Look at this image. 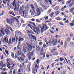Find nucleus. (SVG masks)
Returning a JSON list of instances; mask_svg holds the SVG:
<instances>
[{
  "label": "nucleus",
  "instance_id": "423d86ee",
  "mask_svg": "<svg viewBox=\"0 0 74 74\" xmlns=\"http://www.w3.org/2000/svg\"><path fill=\"white\" fill-rule=\"evenodd\" d=\"M42 3H43V2L42 1L40 2L39 3L40 5L42 7H43V8L44 9H45V10L47 9V6L45 5H42Z\"/></svg>",
  "mask_w": 74,
  "mask_h": 74
},
{
  "label": "nucleus",
  "instance_id": "ddd939ff",
  "mask_svg": "<svg viewBox=\"0 0 74 74\" xmlns=\"http://www.w3.org/2000/svg\"><path fill=\"white\" fill-rule=\"evenodd\" d=\"M13 63H14V62H12L11 61H9L8 64L7 65V67H8L9 66H11V65H12L13 64Z\"/></svg>",
  "mask_w": 74,
  "mask_h": 74
},
{
  "label": "nucleus",
  "instance_id": "680f3d73",
  "mask_svg": "<svg viewBox=\"0 0 74 74\" xmlns=\"http://www.w3.org/2000/svg\"><path fill=\"white\" fill-rule=\"evenodd\" d=\"M53 50H55V51H56V48L55 47H53Z\"/></svg>",
  "mask_w": 74,
  "mask_h": 74
},
{
  "label": "nucleus",
  "instance_id": "a878e982",
  "mask_svg": "<svg viewBox=\"0 0 74 74\" xmlns=\"http://www.w3.org/2000/svg\"><path fill=\"white\" fill-rule=\"evenodd\" d=\"M30 6L32 8V10H33V11H34V12H36L34 10V6H33V5H32V4H31L30 5Z\"/></svg>",
  "mask_w": 74,
  "mask_h": 74
},
{
  "label": "nucleus",
  "instance_id": "c03bdc74",
  "mask_svg": "<svg viewBox=\"0 0 74 74\" xmlns=\"http://www.w3.org/2000/svg\"><path fill=\"white\" fill-rule=\"evenodd\" d=\"M24 63L25 64H26V63H28V60L26 59L25 60Z\"/></svg>",
  "mask_w": 74,
  "mask_h": 74
},
{
  "label": "nucleus",
  "instance_id": "79ce46f5",
  "mask_svg": "<svg viewBox=\"0 0 74 74\" xmlns=\"http://www.w3.org/2000/svg\"><path fill=\"white\" fill-rule=\"evenodd\" d=\"M29 32H30L29 33L30 34H34V33L32 31V30H30Z\"/></svg>",
  "mask_w": 74,
  "mask_h": 74
},
{
  "label": "nucleus",
  "instance_id": "6e6d98bb",
  "mask_svg": "<svg viewBox=\"0 0 74 74\" xmlns=\"http://www.w3.org/2000/svg\"><path fill=\"white\" fill-rule=\"evenodd\" d=\"M5 52L7 54V55H9V53H8V51H7L6 50H5Z\"/></svg>",
  "mask_w": 74,
  "mask_h": 74
},
{
  "label": "nucleus",
  "instance_id": "e433bc0d",
  "mask_svg": "<svg viewBox=\"0 0 74 74\" xmlns=\"http://www.w3.org/2000/svg\"><path fill=\"white\" fill-rule=\"evenodd\" d=\"M18 45H17V48L18 49H19V47L20 46V43L19 42H18Z\"/></svg>",
  "mask_w": 74,
  "mask_h": 74
},
{
  "label": "nucleus",
  "instance_id": "5fc2aeb1",
  "mask_svg": "<svg viewBox=\"0 0 74 74\" xmlns=\"http://www.w3.org/2000/svg\"><path fill=\"white\" fill-rule=\"evenodd\" d=\"M28 26H29V27H30V28H31V29H32V26H31V25L30 24H28Z\"/></svg>",
  "mask_w": 74,
  "mask_h": 74
},
{
  "label": "nucleus",
  "instance_id": "c756f323",
  "mask_svg": "<svg viewBox=\"0 0 74 74\" xmlns=\"http://www.w3.org/2000/svg\"><path fill=\"white\" fill-rule=\"evenodd\" d=\"M44 26H45L44 27L45 28H46L45 29V30H47V29H48V27H47V25H46V24H44Z\"/></svg>",
  "mask_w": 74,
  "mask_h": 74
},
{
  "label": "nucleus",
  "instance_id": "5701e85b",
  "mask_svg": "<svg viewBox=\"0 0 74 74\" xmlns=\"http://www.w3.org/2000/svg\"><path fill=\"white\" fill-rule=\"evenodd\" d=\"M28 56H33V52H31L30 53H28Z\"/></svg>",
  "mask_w": 74,
  "mask_h": 74
},
{
  "label": "nucleus",
  "instance_id": "9d476101",
  "mask_svg": "<svg viewBox=\"0 0 74 74\" xmlns=\"http://www.w3.org/2000/svg\"><path fill=\"white\" fill-rule=\"evenodd\" d=\"M6 21L10 25H12V23L11 22V20L10 19H8V18H6Z\"/></svg>",
  "mask_w": 74,
  "mask_h": 74
},
{
  "label": "nucleus",
  "instance_id": "de8ad7c7",
  "mask_svg": "<svg viewBox=\"0 0 74 74\" xmlns=\"http://www.w3.org/2000/svg\"><path fill=\"white\" fill-rule=\"evenodd\" d=\"M30 12L31 14H32V15L34 14V11H33L32 10H30Z\"/></svg>",
  "mask_w": 74,
  "mask_h": 74
},
{
  "label": "nucleus",
  "instance_id": "20e7f679",
  "mask_svg": "<svg viewBox=\"0 0 74 74\" xmlns=\"http://www.w3.org/2000/svg\"><path fill=\"white\" fill-rule=\"evenodd\" d=\"M40 10H41V11L42 12H44V11L43 10H42V8L40 7L39 8H37L36 11V12H37V14L38 15H41V11Z\"/></svg>",
  "mask_w": 74,
  "mask_h": 74
},
{
  "label": "nucleus",
  "instance_id": "72a5a7b5",
  "mask_svg": "<svg viewBox=\"0 0 74 74\" xmlns=\"http://www.w3.org/2000/svg\"><path fill=\"white\" fill-rule=\"evenodd\" d=\"M16 54L18 56H19V55H20V52H19V51L18 50L17 51Z\"/></svg>",
  "mask_w": 74,
  "mask_h": 74
},
{
  "label": "nucleus",
  "instance_id": "a18cd8bd",
  "mask_svg": "<svg viewBox=\"0 0 74 74\" xmlns=\"http://www.w3.org/2000/svg\"><path fill=\"white\" fill-rule=\"evenodd\" d=\"M45 28V27L44 26H43L41 28V32H43V30H44V29Z\"/></svg>",
  "mask_w": 74,
  "mask_h": 74
},
{
  "label": "nucleus",
  "instance_id": "cd10ccee",
  "mask_svg": "<svg viewBox=\"0 0 74 74\" xmlns=\"http://www.w3.org/2000/svg\"><path fill=\"white\" fill-rule=\"evenodd\" d=\"M74 10V7L73 8H71L70 10V12H73Z\"/></svg>",
  "mask_w": 74,
  "mask_h": 74
},
{
  "label": "nucleus",
  "instance_id": "9b49d317",
  "mask_svg": "<svg viewBox=\"0 0 74 74\" xmlns=\"http://www.w3.org/2000/svg\"><path fill=\"white\" fill-rule=\"evenodd\" d=\"M28 36L31 39H33V40H36V37H34L32 34H28Z\"/></svg>",
  "mask_w": 74,
  "mask_h": 74
},
{
  "label": "nucleus",
  "instance_id": "412c9836",
  "mask_svg": "<svg viewBox=\"0 0 74 74\" xmlns=\"http://www.w3.org/2000/svg\"><path fill=\"white\" fill-rule=\"evenodd\" d=\"M67 41H66L65 42V43H64V48H66V47L67 46Z\"/></svg>",
  "mask_w": 74,
  "mask_h": 74
},
{
  "label": "nucleus",
  "instance_id": "f8f14e48",
  "mask_svg": "<svg viewBox=\"0 0 74 74\" xmlns=\"http://www.w3.org/2000/svg\"><path fill=\"white\" fill-rule=\"evenodd\" d=\"M4 62L2 61H1V63L0 62V66H1L2 68L3 67H6V64H4Z\"/></svg>",
  "mask_w": 74,
  "mask_h": 74
},
{
  "label": "nucleus",
  "instance_id": "37998d69",
  "mask_svg": "<svg viewBox=\"0 0 74 74\" xmlns=\"http://www.w3.org/2000/svg\"><path fill=\"white\" fill-rule=\"evenodd\" d=\"M43 43L42 42H39V44L40 46H41L42 45Z\"/></svg>",
  "mask_w": 74,
  "mask_h": 74
},
{
  "label": "nucleus",
  "instance_id": "7c9ffc66",
  "mask_svg": "<svg viewBox=\"0 0 74 74\" xmlns=\"http://www.w3.org/2000/svg\"><path fill=\"white\" fill-rule=\"evenodd\" d=\"M14 18L15 21H16V22H17V23H19V20H18V19H17L16 17H14Z\"/></svg>",
  "mask_w": 74,
  "mask_h": 74
},
{
  "label": "nucleus",
  "instance_id": "ea45409f",
  "mask_svg": "<svg viewBox=\"0 0 74 74\" xmlns=\"http://www.w3.org/2000/svg\"><path fill=\"white\" fill-rule=\"evenodd\" d=\"M60 62H62L63 60H64V59L62 57L60 58Z\"/></svg>",
  "mask_w": 74,
  "mask_h": 74
},
{
  "label": "nucleus",
  "instance_id": "0e129e2a",
  "mask_svg": "<svg viewBox=\"0 0 74 74\" xmlns=\"http://www.w3.org/2000/svg\"><path fill=\"white\" fill-rule=\"evenodd\" d=\"M36 63H37V64H38V63H39V60L37 59L36 60Z\"/></svg>",
  "mask_w": 74,
  "mask_h": 74
},
{
  "label": "nucleus",
  "instance_id": "8fccbe9b",
  "mask_svg": "<svg viewBox=\"0 0 74 74\" xmlns=\"http://www.w3.org/2000/svg\"><path fill=\"white\" fill-rule=\"evenodd\" d=\"M55 51L56 50H53V49L51 51V52L52 53H54V52H55Z\"/></svg>",
  "mask_w": 74,
  "mask_h": 74
},
{
  "label": "nucleus",
  "instance_id": "4be33fe9",
  "mask_svg": "<svg viewBox=\"0 0 74 74\" xmlns=\"http://www.w3.org/2000/svg\"><path fill=\"white\" fill-rule=\"evenodd\" d=\"M0 32L3 35H4V34H5V33H4V31H3V29H1Z\"/></svg>",
  "mask_w": 74,
  "mask_h": 74
},
{
  "label": "nucleus",
  "instance_id": "864d4df0",
  "mask_svg": "<svg viewBox=\"0 0 74 74\" xmlns=\"http://www.w3.org/2000/svg\"><path fill=\"white\" fill-rule=\"evenodd\" d=\"M43 47L44 48H47V46H46V45H45V44L44 43L43 45Z\"/></svg>",
  "mask_w": 74,
  "mask_h": 74
},
{
  "label": "nucleus",
  "instance_id": "09e8293b",
  "mask_svg": "<svg viewBox=\"0 0 74 74\" xmlns=\"http://www.w3.org/2000/svg\"><path fill=\"white\" fill-rule=\"evenodd\" d=\"M41 25H39L38 26V28H37V29H41Z\"/></svg>",
  "mask_w": 74,
  "mask_h": 74
},
{
  "label": "nucleus",
  "instance_id": "aec40b11",
  "mask_svg": "<svg viewBox=\"0 0 74 74\" xmlns=\"http://www.w3.org/2000/svg\"><path fill=\"white\" fill-rule=\"evenodd\" d=\"M44 3L46 5H48V4L49 3V1L48 0H45L44 1Z\"/></svg>",
  "mask_w": 74,
  "mask_h": 74
},
{
  "label": "nucleus",
  "instance_id": "c9c22d12",
  "mask_svg": "<svg viewBox=\"0 0 74 74\" xmlns=\"http://www.w3.org/2000/svg\"><path fill=\"white\" fill-rule=\"evenodd\" d=\"M58 55V53L57 52H55L53 53V56H56Z\"/></svg>",
  "mask_w": 74,
  "mask_h": 74
},
{
  "label": "nucleus",
  "instance_id": "13d9d810",
  "mask_svg": "<svg viewBox=\"0 0 74 74\" xmlns=\"http://www.w3.org/2000/svg\"><path fill=\"white\" fill-rule=\"evenodd\" d=\"M21 23H25V21H23V19L21 20Z\"/></svg>",
  "mask_w": 74,
  "mask_h": 74
},
{
  "label": "nucleus",
  "instance_id": "6e6552de",
  "mask_svg": "<svg viewBox=\"0 0 74 74\" xmlns=\"http://www.w3.org/2000/svg\"><path fill=\"white\" fill-rule=\"evenodd\" d=\"M25 52L26 51H24V50H22L21 52L20 53V55H21V56H22L23 58H26V56L25 55Z\"/></svg>",
  "mask_w": 74,
  "mask_h": 74
},
{
  "label": "nucleus",
  "instance_id": "39448f33",
  "mask_svg": "<svg viewBox=\"0 0 74 74\" xmlns=\"http://www.w3.org/2000/svg\"><path fill=\"white\" fill-rule=\"evenodd\" d=\"M15 58L16 59L17 58L19 61H20V60H21V61H22V62H23V61H24V58H23V57H22L19 56H17V55H16V54L15 55Z\"/></svg>",
  "mask_w": 74,
  "mask_h": 74
},
{
  "label": "nucleus",
  "instance_id": "393cba45",
  "mask_svg": "<svg viewBox=\"0 0 74 74\" xmlns=\"http://www.w3.org/2000/svg\"><path fill=\"white\" fill-rule=\"evenodd\" d=\"M36 29V33L37 34H38L39 33H40V29H38L37 27L35 28Z\"/></svg>",
  "mask_w": 74,
  "mask_h": 74
},
{
  "label": "nucleus",
  "instance_id": "c85d7f7f",
  "mask_svg": "<svg viewBox=\"0 0 74 74\" xmlns=\"http://www.w3.org/2000/svg\"><path fill=\"white\" fill-rule=\"evenodd\" d=\"M60 13V12L59 11H57V12H56L55 13V14L56 15H59V14Z\"/></svg>",
  "mask_w": 74,
  "mask_h": 74
},
{
  "label": "nucleus",
  "instance_id": "f704fd0d",
  "mask_svg": "<svg viewBox=\"0 0 74 74\" xmlns=\"http://www.w3.org/2000/svg\"><path fill=\"white\" fill-rule=\"evenodd\" d=\"M71 1H72V0H70L66 2V4H70V3L71 2Z\"/></svg>",
  "mask_w": 74,
  "mask_h": 74
},
{
  "label": "nucleus",
  "instance_id": "2f4dec72",
  "mask_svg": "<svg viewBox=\"0 0 74 74\" xmlns=\"http://www.w3.org/2000/svg\"><path fill=\"white\" fill-rule=\"evenodd\" d=\"M70 40H71V38H70V37H68L66 39V41H67V42H70Z\"/></svg>",
  "mask_w": 74,
  "mask_h": 74
},
{
  "label": "nucleus",
  "instance_id": "f257e3e1",
  "mask_svg": "<svg viewBox=\"0 0 74 74\" xmlns=\"http://www.w3.org/2000/svg\"><path fill=\"white\" fill-rule=\"evenodd\" d=\"M26 45L25 43L23 44V51L26 52L27 50L29 51H32V49H33L32 45L28 42H26Z\"/></svg>",
  "mask_w": 74,
  "mask_h": 74
},
{
  "label": "nucleus",
  "instance_id": "603ef678",
  "mask_svg": "<svg viewBox=\"0 0 74 74\" xmlns=\"http://www.w3.org/2000/svg\"><path fill=\"white\" fill-rule=\"evenodd\" d=\"M56 28V26H53L52 27V30H55Z\"/></svg>",
  "mask_w": 74,
  "mask_h": 74
},
{
  "label": "nucleus",
  "instance_id": "b1692460",
  "mask_svg": "<svg viewBox=\"0 0 74 74\" xmlns=\"http://www.w3.org/2000/svg\"><path fill=\"white\" fill-rule=\"evenodd\" d=\"M43 51V49H41L40 50V56L43 55V52H42Z\"/></svg>",
  "mask_w": 74,
  "mask_h": 74
},
{
  "label": "nucleus",
  "instance_id": "052dcab7",
  "mask_svg": "<svg viewBox=\"0 0 74 74\" xmlns=\"http://www.w3.org/2000/svg\"><path fill=\"white\" fill-rule=\"evenodd\" d=\"M70 36L71 37H73V34L72 33H71L70 34Z\"/></svg>",
  "mask_w": 74,
  "mask_h": 74
},
{
  "label": "nucleus",
  "instance_id": "e2e57ef3",
  "mask_svg": "<svg viewBox=\"0 0 74 74\" xmlns=\"http://www.w3.org/2000/svg\"><path fill=\"white\" fill-rule=\"evenodd\" d=\"M25 26H26V24H23L22 26V27H25Z\"/></svg>",
  "mask_w": 74,
  "mask_h": 74
},
{
  "label": "nucleus",
  "instance_id": "473e14b6",
  "mask_svg": "<svg viewBox=\"0 0 74 74\" xmlns=\"http://www.w3.org/2000/svg\"><path fill=\"white\" fill-rule=\"evenodd\" d=\"M11 43V38H10L9 40V41H8V45H10V43Z\"/></svg>",
  "mask_w": 74,
  "mask_h": 74
},
{
  "label": "nucleus",
  "instance_id": "bf43d9fd",
  "mask_svg": "<svg viewBox=\"0 0 74 74\" xmlns=\"http://www.w3.org/2000/svg\"><path fill=\"white\" fill-rule=\"evenodd\" d=\"M8 61H9V59H8V58H7L6 59V64H8Z\"/></svg>",
  "mask_w": 74,
  "mask_h": 74
},
{
  "label": "nucleus",
  "instance_id": "4c0bfd02",
  "mask_svg": "<svg viewBox=\"0 0 74 74\" xmlns=\"http://www.w3.org/2000/svg\"><path fill=\"white\" fill-rule=\"evenodd\" d=\"M11 55L13 58H15V56H14V53H11Z\"/></svg>",
  "mask_w": 74,
  "mask_h": 74
},
{
  "label": "nucleus",
  "instance_id": "a211bd4d",
  "mask_svg": "<svg viewBox=\"0 0 74 74\" xmlns=\"http://www.w3.org/2000/svg\"><path fill=\"white\" fill-rule=\"evenodd\" d=\"M74 0H72V1L71 3H70L69 5V7H72L73 5H74Z\"/></svg>",
  "mask_w": 74,
  "mask_h": 74
},
{
  "label": "nucleus",
  "instance_id": "49530a36",
  "mask_svg": "<svg viewBox=\"0 0 74 74\" xmlns=\"http://www.w3.org/2000/svg\"><path fill=\"white\" fill-rule=\"evenodd\" d=\"M70 25L72 27L74 25V23H70Z\"/></svg>",
  "mask_w": 74,
  "mask_h": 74
},
{
  "label": "nucleus",
  "instance_id": "58836bf2",
  "mask_svg": "<svg viewBox=\"0 0 74 74\" xmlns=\"http://www.w3.org/2000/svg\"><path fill=\"white\" fill-rule=\"evenodd\" d=\"M48 1L50 5H52V0H48Z\"/></svg>",
  "mask_w": 74,
  "mask_h": 74
},
{
  "label": "nucleus",
  "instance_id": "774afa93",
  "mask_svg": "<svg viewBox=\"0 0 74 74\" xmlns=\"http://www.w3.org/2000/svg\"><path fill=\"white\" fill-rule=\"evenodd\" d=\"M31 70V69H30V67H28V71L29 72Z\"/></svg>",
  "mask_w": 74,
  "mask_h": 74
},
{
  "label": "nucleus",
  "instance_id": "6ab92c4d",
  "mask_svg": "<svg viewBox=\"0 0 74 74\" xmlns=\"http://www.w3.org/2000/svg\"><path fill=\"white\" fill-rule=\"evenodd\" d=\"M52 54H46V57L47 58H49V57H52Z\"/></svg>",
  "mask_w": 74,
  "mask_h": 74
},
{
  "label": "nucleus",
  "instance_id": "69168bd1",
  "mask_svg": "<svg viewBox=\"0 0 74 74\" xmlns=\"http://www.w3.org/2000/svg\"><path fill=\"white\" fill-rule=\"evenodd\" d=\"M25 17L27 16V13L25 12Z\"/></svg>",
  "mask_w": 74,
  "mask_h": 74
},
{
  "label": "nucleus",
  "instance_id": "338daca9",
  "mask_svg": "<svg viewBox=\"0 0 74 74\" xmlns=\"http://www.w3.org/2000/svg\"><path fill=\"white\" fill-rule=\"evenodd\" d=\"M69 21L68 20H66V21H65V23H69Z\"/></svg>",
  "mask_w": 74,
  "mask_h": 74
},
{
  "label": "nucleus",
  "instance_id": "f03ea898",
  "mask_svg": "<svg viewBox=\"0 0 74 74\" xmlns=\"http://www.w3.org/2000/svg\"><path fill=\"white\" fill-rule=\"evenodd\" d=\"M18 37L16 36V35L15 37L14 38V37H13L12 38V42L14 43V41H16V42H18H18H19L20 43L21 41H23L24 40V39H23V38H20L18 39Z\"/></svg>",
  "mask_w": 74,
  "mask_h": 74
},
{
  "label": "nucleus",
  "instance_id": "2eb2a0df",
  "mask_svg": "<svg viewBox=\"0 0 74 74\" xmlns=\"http://www.w3.org/2000/svg\"><path fill=\"white\" fill-rule=\"evenodd\" d=\"M36 49L38 52H39L40 50V47H39V46L38 45H36Z\"/></svg>",
  "mask_w": 74,
  "mask_h": 74
},
{
  "label": "nucleus",
  "instance_id": "7ed1b4c3",
  "mask_svg": "<svg viewBox=\"0 0 74 74\" xmlns=\"http://www.w3.org/2000/svg\"><path fill=\"white\" fill-rule=\"evenodd\" d=\"M15 2H16V0H14L13 1V3H12V5L14 7V11H19V6H16L17 4H15Z\"/></svg>",
  "mask_w": 74,
  "mask_h": 74
},
{
  "label": "nucleus",
  "instance_id": "4468645a",
  "mask_svg": "<svg viewBox=\"0 0 74 74\" xmlns=\"http://www.w3.org/2000/svg\"><path fill=\"white\" fill-rule=\"evenodd\" d=\"M29 23H30V24H31V25H34V27L35 29H36V28L37 27H36V24H35V23H34L33 22H32L31 21H30L29 22Z\"/></svg>",
  "mask_w": 74,
  "mask_h": 74
},
{
  "label": "nucleus",
  "instance_id": "3c124183",
  "mask_svg": "<svg viewBox=\"0 0 74 74\" xmlns=\"http://www.w3.org/2000/svg\"><path fill=\"white\" fill-rule=\"evenodd\" d=\"M59 23L60 24V25H62V26H63L64 25V24H63L62 22H59Z\"/></svg>",
  "mask_w": 74,
  "mask_h": 74
},
{
  "label": "nucleus",
  "instance_id": "0eeeda50",
  "mask_svg": "<svg viewBox=\"0 0 74 74\" xmlns=\"http://www.w3.org/2000/svg\"><path fill=\"white\" fill-rule=\"evenodd\" d=\"M37 65H35V67H34L33 69H32V73L34 74H35L37 72Z\"/></svg>",
  "mask_w": 74,
  "mask_h": 74
},
{
  "label": "nucleus",
  "instance_id": "dca6fc26",
  "mask_svg": "<svg viewBox=\"0 0 74 74\" xmlns=\"http://www.w3.org/2000/svg\"><path fill=\"white\" fill-rule=\"evenodd\" d=\"M5 33H6L7 35H8L9 33H10L11 32L7 29V28H6V29H5Z\"/></svg>",
  "mask_w": 74,
  "mask_h": 74
},
{
  "label": "nucleus",
  "instance_id": "a19ab883",
  "mask_svg": "<svg viewBox=\"0 0 74 74\" xmlns=\"http://www.w3.org/2000/svg\"><path fill=\"white\" fill-rule=\"evenodd\" d=\"M55 9L56 10H58L59 9V6H58L55 7Z\"/></svg>",
  "mask_w": 74,
  "mask_h": 74
},
{
  "label": "nucleus",
  "instance_id": "1a4fd4ad",
  "mask_svg": "<svg viewBox=\"0 0 74 74\" xmlns=\"http://www.w3.org/2000/svg\"><path fill=\"white\" fill-rule=\"evenodd\" d=\"M19 13L20 14H22L23 13V16H25V14H24V11H23V10H22L21 7H20V8Z\"/></svg>",
  "mask_w": 74,
  "mask_h": 74
},
{
  "label": "nucleus",
  "instance_id": "4d7b16f0",
  "mask_svg": "<svg viewBox=\"0 0 74 74\" xmlns=\"http://www.w3.org/2000/svg\"><path fill=\"white\" fill-rule=\"evenodd\" d=\"M45 20H47L48 19V16L46 17H44Z\"/></svg>",
  "mask_w": 74,
  "mask_h": 74
},
{
  "label": "nucleus",
  "instance_id": "bb28decb",
  "mask_svg": "<svg viewBox=\"0 0 74 74\" xmlns=\"http://www.w3.org/2000/svg\"><path fill=\"white\" fill-rule=\"evenodd\" d=\"M62 18L60 17H57L56 20L57 21H60L61 20H62Z\"/></svg>",
  "mask_w": 74,
  "mask_h": 74
},
{
  "label": "nucleus",
  "instance_id": "f3484780",
  "mask_svg": "<svg viewBox=\"0 0 74 74\" xmlns=\"http://www.w3.org/2000/svg\"><path fill=\"white\" fill-rule=\"evenodd\" d=\"M55 42V41L54 40L52 39V40H51L50 39L48 42L49 44H53V42Z\"/></svg>",
  "mask_w": 74,
  "mask_h": 74
}]
</instances>
